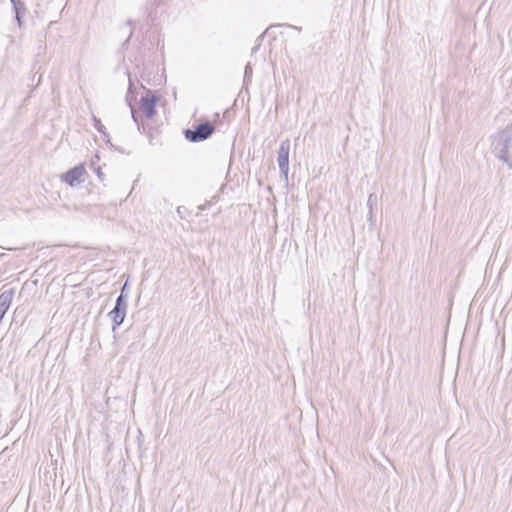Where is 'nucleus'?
<instances>
[{
	"mask_svg": "<svg viewBox=\"0 0 512 512\" xmlns=\"http://www.w3.org/2000/svg\"><path fill=\"white\" fill-rule=\"evenodd\" d=\"M98 160H99V156L95 155V160H92L91 165L94 166L96 161H98Z\"/></svg>",
	"mask_w": 512,
	"mask_h": 512,
	"instance_id": "15",
	"label": "nucleus"
},
{
	"mask_svg": "<svg viewBox=\"0 0 512 512\" xmlns=\"http://www.w3.org/2000/svg\"><path fill=\"white\" fill-rule=\"evenodd\" d=\"M11 4L16 15H24L26 8L22 0H11Z\"/></svg>",
	"mask_w": 512,
	"mask_h": 512,
	"instance_id": "7",
	"label": "nucleus"
},
{
	"mask_svg": "<svg viewBox=\"0 0 512 512\" xmlns=\"http://www.w3.org/2000/svg\"><path fill=\"white\" fill-rule=\"evenodd\" d=\"M252 76V67L250 64H247L245 67L244 80L247 81Z\"/></svg>",
	"mask_w": 512,
	"mask_h": 512,
	"instance_id": "11",
	"label": "nucleus"
},
{
	"mask_svg": "<svg viewBox=\"0 0 512 512\" xmlns=\"http://www.w3.org/2000/svg\"><path fill=\"white\" fill-rule=\"evenodd\" d=\"M377 197L375 194H370L367 200V206L369 207L370 214L372 213L373 206L376 204Z\"/></svg>",
	"mask_w": 512,
	"mask_h": 512,
	"instance_id": "10",
	"label": "nucleus"
},
{
	"mask_svg": "<svg viewBox=\"0 0 512 512\" xmlns=\"http://www.w3.org/2000/svg\"><path fill=\"white\" fill-rule=\"evenodd\" d=\"M22 16L23 15H16V20H17V23H18L19 27L22 26Z\"/></svg>",
	"mask_w": 512,
	"mask_h": 512,
	"instance_id": "13",
	"label": "nucleus"
},
{
	"mask_svg": "<svg viewBox=\"0 0 512 512\" xmlns=\"http://www.w3.org/2000/svg\"><path fill=\"white\" fill-rule=\"evenodd\" d=\"M158 101V97L148 91L145 97H142L140 100V109L145 114L147 118H152L156 113V103Z\"/></svg>",
	"mask_w": 512,
	"mask_h": 512,
	"instance_id": "5",
	"label": "nucleus"
},
{
	"mask_svg": "<svg viewBox=\"0 0 512 512\" xmlns=\"http://www.w3.org/2000/svg\"><path fill=\"white\" fill-rule=\"evenodd\" d=\"M85 175L86 170L84 164H79L64 173L61 179L71 187H75L85 181Z\"/></svg>",
	"mask_w": 512,
	"mask_h": 512,
	"instance_id": "4",
	"label": "nucleus"
},
{
	"mask_svg": "<svg viewBox=\"0 0 512 512\" xmlns=\"http://www.w3.org/2000/svg\"><path fill=\"white\" fill-rule=\"evenodd\" d=\"M93 121H94V127L95 129L100 132V133H103L105 134V126L101 123L100 119L96 118L95 116L93 117Z\"/></svg>",
	"mask_w": 512,
	"mask_h": 512,
	"instance_id": "9",
	"label": "nucleus"
},
{
	"mask_svg": "<svg viewBox=\"0 0 512 512\" xmlns=\"http://www.w3.org/2000/svg\"><path fill=\"white\" fill-rule=\"evenodd\" d=\"M289 152H290V140L285 139L280 142L277 162L279 166V170L282 175L287 178L289 172Z\"/></svg>",
	"mask_w": 512,
	"mask_h": 512,
	"instance_id": "3",
	"label": "nucleus"
},
{
	"mask_svg": "<svg viewBox=\"0 0 512 512\" xmlns=\"http://www.w3.org/2000/svg\"><path fill=\"white\" fill-rule=\"evenodd\" d=\"M115 308H125V310L127 309V302L123 294H120L117 298Z\"/></svg>",
	"mask_w": 512,
	"mask_h": 512,
	"instance_id": "8",
	"label": "nucleus"
},
{
	"mask_svg": "<svg viewBox=\"0 0 512 512\" xmlns=\"http://www.w3.org/2000/svg\"><path fill=\"white\" fill-rule=\"evenodd\" d=\"M94 172L97 174V176H98V178H99L100 180H103V176H104V175H103V173H102V171H101V168H100V167H95V168H94Z\"/></svg>",
	"mask_w": 512,
	"mask_h": 512,
	"instance_id": "12",
	"label": "nucleus"
},
{
	"mask_svg": "<svg viewBox=\"0 0 512 512\" xmlns=\"http://www.w3.org/2000/svg\"><path fill=\"white\" fill-rule=\"evenodd\" d=\"M214 126L206 121L199 124L194 130L187 129L185 138L190 142H200L208 139L214 132Z\"/></svg>",
	"mask_w": 512,
	"mask_h": 512,
	"instance_id": "2",
	"label": "nucleus"
},
{
	"mask_svg": "<svg viewBox=\"0 0 512 512\" xmlns=\"http://www.w3.org/2000/svg\"><path fill=\"white\" fill-rule=\"evenodd\" d=\"M2 256H5V255L2 253V254H0V257H2Z\"/></svg>",
	"mask_w": 512,
	"mask_h": 512,
	"instance_id": "17",
	"label": "nucleus"
},
{
	"mask_svg": "<svg viewBox=\"0 0 512 512\" xmlns=\"http://www.w3.org/2000/svg\"><path fill=\"white\" fill-rule=\"evenodd\" d=\"M131 114H132V118L135 122H137V118H136V115H135V112L133 110V108H131Z\"/></svg>",
	"mask_w": 512,
	"mask_h": 512,
	"instance_id": "14",
	"label": "nucleus"
},
{
	"mask_svg": "<svg viewBox=\"0 0 512 512\" xmlns=\"http://www.w3.org/2000/svg\"><path fill=\"white\" fill-rule=\"evenodd\" d=\"M125 290H128L127 283L124 284V286L122 288V291H121V294H124Z\"/></svg>",
	"mask_w": 512,
	"mask_h": 512,
	"instance_id": "16",
	"label": "nucleus"
},
{
	"mask_svg": "<svg viewBox=\"0 0 512 512\" xmlns=\"http://www.w3.org/2000/svg\"><path fill=\"white\" fill-rule=\"evenodd\" d=\"M492 150L497 158L512 168V123L493 136Z\"/></svg>",
	"mask_w": 512,
	"mask_h": 512,
	"instance_id": "1",
	"label": "nucleus"
},
{
	"mask_svg": "<svg viewBox=\"0 0 512 512\" xmlns=\"http://www.w3.org/2000/svg\"><path fill=\"white\" fill-rule=\"evenodd\" d=\"M114 323L113 331L116 330L118 326H120L125 318L126 311L125 308H115L109 313Z\"/></svg>",
	"mask_w": 512,
	"mask_h": 512,
	"instance_id": "6",
	"label": "nucleus"
}]
</instances>
